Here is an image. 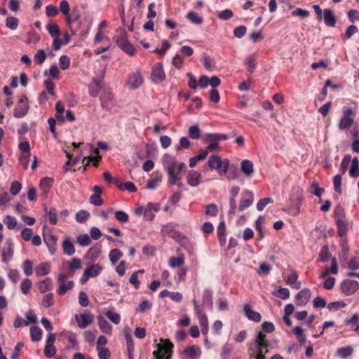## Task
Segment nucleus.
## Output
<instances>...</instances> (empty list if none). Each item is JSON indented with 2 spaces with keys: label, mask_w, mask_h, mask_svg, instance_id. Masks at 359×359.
Masks as SVG:
<instances>
[{
  "label": "nucleus",
  "mask_w": 359,
  "mask_h": 359,
  "mask_svg": "<svg viewBox=\"0 0 359 359\" xmlns=\"http://www.w3.org/2000/svg\"><path fill=\"white\" fill-rule=\"evenodd\" d=\"M262 331L258 332L254 344L250 343L248 353L250 359H265V354L269 352L270 342L266 333H271L274 331V325L271 322H264L262 325Z\"/></svg>",
  "instance_id": "f257e3e1"
},
{
  "label": "nucleus",
  "mask_w": 359,
  "mask_h": 359,
  "mask_svg": "<svg viewBox=\"0 0 359 359\" xmlns=\"http://www.w3.org/2000/svg\"><path fill=\"white\" fill-rule=\"evenodd\" d=\"M163 168L167 172L168 180L167 184L169 187L173 186L182 180L181 172L184 169L186 165L184 163H177L176 161L171 158L168 154L164 156Z\"/></svg>",
  "instance_id": "f03ea898"
},
{
  "label": "nucleus",
  "mask_w": 359,
  "mask_h": 359,
  "mask_svg": "<svg viewBox=\"0 0 359 359\" xmlns=\"http://www.w3.org/2000/svg\"><path fill=\"white\" fill-rule=\"evenodd\" d=\"M227 138V135L223 133H205L202 135V141L205 144H208L206 149L210 152L217 150L219 148V142Z\"/></svg>",
  "instance_id": "7ed1b4c3"
},
{
  "label": "nucleus",
  "mask_w": 359,
  "mask_h": 359,
  "mask_svg": "<svg viewBox=\"0 0 359 359\" xmlns=\"http://www.w3.org/2000/svg\"><path fill=\"white\" fill-rule=\"evenodd\" d=\"M207 164L210 169L215 170L220 176H222L227 172L229 161L226 158L222 160L218 155H211Z\"/></svg>",
  "instance_id": "20e7f679"
},
{
  "label": "nucleus",
  "mask_w": 359,
  "mask_h": 359,
  "mask_svg": "<svg viewBox=\"0 0 359 359\" xmlns=\"http://www.w3.org/2000/svg\"><path fill=\"white\" fill-rule=\"evenodd\" d=\"M356 110L351 107H344L342 116L339 121L338 128L341 131L348 130L354 123Z\"/></svg>",
  "instance_id": "39448f33"
},
{
  "label": "nucleus",
  "mask_w": 359,
  "mask_h": 359,
  "mask_svg": "<svg viewBox=\"0 0 359 359\" xmlns=\"http://www.w3.org/2000/svg\"><path fill=\"white\" fill-rule=\"evenodd\" d=\"M173 344L169 339H165L162 344H158V350L153 352L156 359H170L172 353Z\"/></svg>",
  "instance_id": "423d86ee"
},
{
  "label": "nucleus",
  "mask_w": 359,
  "mask_h": 359,
  "mask_svg": "<svg viewBox=\"0 0 359 359\" xmlns=\"http://www.w3.org/2000/svg\"><path fill=\"white\" fill-rule=\"evenodd\" d=\"M335 221L337 226V233L339 236H344L348 231L347 222L344 218L342 209H339L335 212Z\"/></svg>",
  "instance_id": "0eeeda50"
},
{
  "label": "nucleus",
  "mask_w": 359,
  "mask_h": 359,
  "mask_svg": "<svg viewBox=\"0 0 359 359\" xmlns=\"http://www.w3.org/2000/svg\"><path fill=\"white\" fill-rule=\"evenodd\" d=\"M29 109V105L28 104V100L25 96L18 101L14 109L13 116L18 118H22L27 115Z\"/></svg>",
  "instance_id": "6e6552de"
},
{
  "label": "nucleus",
  "mask_w": 359,
  "mask_h": 359,
  "mask_svg": "<svg viewBox=\"0 0 359 359\" xmlns=\"http://www.w3.org/2000/svg\"><path fill=\"white\" fill-rule=\"evenodd\" d=\"M201 355V348L197 345H192L185 348L180 353L181 359H199Z\"/></svg>",
  "instance_id": "1a4fd4ad"
},
{
  "label": "nucleus",
  "mask_w": 359,
  "mask_h": 359,
  "mask_svg": "<svg viewBox=\"0 0 359 359\" xmlns=\"http://www.w3.org/2000/svg\"><path fill=\"white\" fill-rule=\"evenodd\" d=\"M57 283L58 288L57 289V292L59 295L65 294L67 291L72 290L74 285V282L72 280L67 281L63 274H58Z\"/></svg>",
  "instance_id": "9d476101"
},
{
  "label": "nucleus",
  "mask_w": 359,
  "mask_h": 359,
  "mask_svg": "<svg viewBox=\"0 0 359 359\" xmlns=\"http://www.w3.org/2000/svg\"><path fill=\"white\" fill-rule=\"evenodd\" d=\"M254 201V194L252 191L249 190H244L242 192V198L240 201L238 209L242 212L246 208H249Z\"/></svg>",
  "instance_id": "9b49d317"
},
{
  "label": "nucleus",
  "mask_w": 359,
  "mask_h": 359,
  "mask_svg": "<svg viewBox=\"0 0 359 359\" xmlns=\"http://www.w3.org/2000/svg\"><path fill=\"white\" fill-rule=\"evenodd\" d=\"M359 283L356 280H345L341 284L342 292L346 296L353 294L358 288Z\"/></svg>",
  "instance_id": "f8f14e48"
},
{
  "label": "nucleus",
  "mask_w": 359,
  "mask_h": 359,
  "mask_svg": "<svg viewBox=\"0 0 359 359\" xmlns=\"http://www.w3.org/2000/svg\"><path fill=\"white\" fill-rule=\"evenodd\" d=\"M165 75L161 63H157L151 71V78L155 83H160L165 79Z\"/></svg>",
  "instance_id": "ddd939ff"
},
{
  "label": "nucleus",
  "mask_w": 359,
  "mask_h": 359,
  "mask_svg": "<svg viewBox=\"0 0 359 359\" xmlns=\"http://www.w3.org/2000/svg\"><path fill=\"white\" fill-rule=\"evenodd\" d=\"M144 79L139 72H135L130 75L127 84L131 89H137L142 86Z\"/></svg>",
  "instance_id": "4468645a"
},
{
  "label": "nucleus",
  "mask_w": 359,
  "mask_h": 359,
  "mask_svg": "<svg viewBox=\"0 0 359 359\" xmlns=\"http://www.w3.org/2000/svg\"><path fill=\"white\" fill-rule=\"evenodd\" d=\"M76 320L80 328L84 329L93 321V316L90 313H81L75 316Z\"/></svg>",
  "instance_id": "2eb2a0df"
},
{
  "label": "nucleus",
  "mask_w": 359,
  "mask_h": 359,
  "mask_svg": "<svg viewBox=\"0 0 359 359\" xmlns=\"http://www.w3.org/2000/svg\"><path fill=\"white\" fill-rule=\"evenodd\" d=\"M163 174L159 170H156L151 175L150 179L147 184V188L149 189H155L158 184L162 181Z\"/></svg>",
  "instance_id": "dca6fc26"
},
{
  "label": "nucleus",
  "mask_w": 359,
  "mask_h": 359,
  "mask_svg": "<svg viewBox=\"0 0 359 359\" xmlns=\"http://www.w3.org/2000/svg\"><path fill=\"white\" fill-rule=\"evenodd\" d=\"M202 180V175L198 171L191 170L188 172L187 176V181L188 184L191 187L198 186Z\"/></svg>",
  "instance_id": "f3484780"
},
{
  "label": "nucleus",
  "mask_w": 359,
  "mask_h": 359,
  "mask_svg": "<svg viewBox=\"0 0 359 359\" xmlns=\"http://www.w3.org/2000/svg\"><path fill=\"white\" fill-rule=\"evenodd\" d=\"M80 18L81 15L79 13H75L74 12L71 15L68 14L66 17V22L68 24L72 34H75L79 29L77 27L74 28V25L76 22H77L78 25L81 23Z\"/></svg>",
  "instance_id": "a211bd4d"
},
{
  "label": "nucleus",
  "mask_w": 359,
  "mask_h": 359,
  "mask_svg": "<svg viewBox=\"0 0 359 359\" xmlns=\"http://www.w3.org/2000/svg\"><path fill=\"white\" fill-rule=\"evenodd\" d=\"M311 292L309 289H303L300 290L296 295L297 305H305L310 299Z\"/></svg>",
  "instance_id": "6ab92c4d"
},
{
  "label": "nucleus",
  "mask_w": 359,
  "mask_h": 359,
  "mask_svg": "<svg viewBox=\"0 0 359 359\" xmlns=\"http://www.w3.org/2000/svg\"><path fill=\"white\" fill-rule=\"evenodd\" d=\"M43 240L46 243L49 252L51 254H54L56 251V243H57V237L51 233L46 234L43 233Z\"/></svg>",
  "instance_id": "aec40b11"
},
{
  "label": "nucleus",
  "mask_w": 359,
  "mask_h": 359,
  "mask_svg": "<svg viewBox=\"0 0 359 359\" xmlns=\"http://www.w3.org/2000/svg\"><path fill=\"white\" fill-rule=\"evenodd\" d=\"M101 106L106 110H109L112 107L114 95L111 92L103 93L100 97Z\"/></svg>",
  "instance_id": "412c9836"
},
{
  "label": "nucleus",
  "mask_w": 359,
  "mask_h": 359,
  "mask_svg": "<svg viewBox=\"0 0 359 359\" xmlns=\"http://www.w3.org/2000/svg\"><path fill=\"white\" fill-rule=\"evenodd\" d=\"M243 311L246 317L255 322H260L262 320L261 314L259 312L255 311L252 309L249 304H245L243 306Z\"/></svg>",
  "instance_id": "4be33fe9"
},
{
  "label": "nucleus",
  "mask_w": 359,
  "mask_h": 359,
  "mask_svg": "<svg viewBox=\"0 0 359 359\" xmlns=\"http://www.w3.org/2000/svg\"><path fill=\"white\" fill-rule=\"evenodd\" d=\"M298 274L297 272L294 269L290 270V273L286 279L287 285H290L296 290H299L301 287V283L297 281Z\"/></svg>",
  "instance_id": "5701e85b"
},
{
  "label": "nucleus",
  "mask_w": 359,
  "mask_h": 359,
  "mask_svg": "<svg viewBox=\"0 0 359 359\" xmlns=\"http://www.w3.org/2000/svg\"><path fill=\"white\" fill-rule=\"evenodd\" d=\"M98 326L100 330L109 335L112 334V327L110 323L103 317H97Z\"/></svg>",
  "instance_id": "b1692460"
},
{
  "label": "nucleus",
  "mask_w": 359,
  "mask_h": 359,
  "mask_svg": "<svg viewBox=\"0 0 359 359\" xmlns=\"http://www.w3.org/2000/svg\"><path fill=\"white\" fill-rule=\"evenodd\" d=\"M102 87L101 79H94L93 83L89 85L88 90L89 94L92 97H97L100 92Z\"/></svg>",
  "instance_id": "393cba45"
},
{
  "label": "nucleus",
  "mask_w": 359,
  "mask_h": 359,
  "mask_svg": "<svg viewBox=\"0 0 359 359\" xmlns=\"http://www.w3.org/2000/svg\"><path fill=\"white\" fill-rule=\"evenodd\" d=\"M323 18L325 24L328 27H334L336 24V18L334 13L330 9H324Z\"/></svg>",
  "instance_id": "a878e982"
},
{
  "label": "nucleus",
  "mask_w": 359,
  "mask_h": 359,
  "mask_svg": "<svg viewBox=\"0 0 359 359\" xmlns=\"http://www.w3.org/2000/svg\"><path fill=\"white\" fill-rule=\"evenodd\" d=\"M241 171L248 177H250L254 172V166L250 160H243L241 165Z\"/></svg>",
  "instance_id": "bb28decb"
},
{
  "label": "nucleus",
  "mask_w": 359,
  "mask_h": 359,
  "mask_svg": "<svg viewBox=\"0 0 359 359\" xmlns=\"http://www.w3.org/2000/svg\"><path fill=\"white\" fill-rule=\"evenodd\" d=\"M103 267L98 264H94L88 266L86 269L90 278L97 277L102 271Z\"/></svg>",
  "instance_id": "cd10ccee"
},
{
  "label": "nucleus",
  "mask_w": 359,
  "mask_h": 359,
  "mask_svg": "<svg viewBox=\"0 0 359 359\" xmlns=\"http://www.w3.org/2000/svg\"><path fill=\"white\" fill-rule=\"evenodd\" d=\"M53 184V180L49 177H43L41 180L39 187L43 191V194L46 196L49 191Z\"/></svg>",
  "instance_id": "c85d7f7f"
},
{
  "label": "nucleus",
  "mask_w": 359,
  "mask_h": 359,
  "mask_svg": "<svg viewBox=\"0 0 359 359\" xmlns=\"http://www.w3.org/2000/svg\"><path fill=\"white\" fill-rule=\"evenodd\" d=\"M35 271H36V275L38 276L47 275L50 271V264L48 262L41 263L36 268Z\"/></svg>",
  "instance_id": "c756f323"
},
{
  "label": "nucleus",
  "mask_w": 359,
  "mask_h": 359,
  "mask_svg": "<svg viewBox=\"0 0 359 359\" xmlns=\"http://www.w3.org/2000/svg\"><path fill=\"white\" fill-rule=\"evenodd\" d=\"M303 190L299 187L294 188L292 189V195L290 197V200L296 205H299L302 200Z\"/></svg>",
  "instance_id": "7c9ffc66"
},
{
  "label": "nucleus",
  "mask_w": 359,
  "mask_h": 359,
  "mask_svg": "<svg viewBox=\"0 0 359 359\" xmlns=\"http://www.w3.org/2000/svg\"><path fill=\"white\" fill-rule=\"evenodd\" d=\"M38 289L41 293H45L46 291L52 289L51 278H46L45 280L39 282L38 284Z\"/></svg>",
  "instance_id": "2f4dec72"
},
{
  "label": "nucleus",
  "mask_w": 359,
  "mask_h": 359,
  "mask_svg": "<svg viewBox=\"0 0 359 359\" xmlns=\"http://www.w3.org/2000/svg\"><path fill=\"white\" fill-rule=\"evenodd\" d=\"M189 137L192 140L202 139L201 130L197 125L191 126L189 127Z\"/></svg>",
  "instance_id": "473e14b6"
},
{
  "label": "nucleus",
  "mask_w": 359,
  "mask_h": 359,
  "mask_svg": "<svg viewBox=\"0 0 359 359\" xmlns=\"http://www.w3.org/2000/svg\"><path fill=\"white\" fill-rule=\"evenodd\" d=\"M353 353V348L351 346L339 348L337 349V354L341 358H346L351 356Z\"/></svg>",
  "instance_id": "72a5a7b5"
},
{
  "label": "nucleus",
  "mask_w": 359,
  "mask_h": 359,
  "mask_svg": "<svg viewBox=\"0 0 359 359\" xmlns=\"http://www.w3.org/2000/svg\"><path fill=\"white\" fill-rule=\"evenodd\" d=\"M63 252L67 255H72L75 252L74 244L67 238L62 243Z\"/></svg>",
  "instance_id": "f704fd0d"
},
{
  "label": "nucleus",
  "mask_w": 359,
  "mask_h": 359,
  "mask_svg": "<svg viewBox=\"0 0 359 359\" xmlns=\"http://www.w3.org/2000/svg\"><path fill=\"white\" fill-rule=\"evenodd\" d=\"M186 18L189 20L191 23L195 25L202 24L203 22V19L202 17L199 16L197 13L194 11L189 12Z\"/></svg>",
  "instance_id": "c9c22d12"
},
{
  "label": "nucleus",
  "mask_w": 359,
  "mask_h": 359,
  "mask_svg": "<svg viewBox=\"0 0 359 359\" xmlns=\"http://www.w3.org/2000/svg\"><path fill=\"white\" fill-rule=\"evenodd\" d=\"M330 256H331V255L329 252L328 246L323 245L320 249L318 262H327V260L330 257Z\"/></svg>",
  "instance_id": "e433bc0d"
},
{
  "label": "nucleus",
  "mask_w": 359,
  "mask_h": 359,
  "mask_svg": "<svg viewBox=\"0 0 359 359\" xmlns=\"http://www.w3.org/2000/svg\"><path fill=\"white\" fill-rule=\"evenodd\" d=\"M46 29L53 38L59 37L60 31L56 23H48L46 25Z\"/></svg>",
  "instance_id": "4c0bfd02"
},
{
  "label": "nucleus",
  "mask_w": 359,
  "mask_h": 359,
  "mask_svg": "<svg viewBox=\"0 0 359 359\" xmlns=\"http://www.w3.org/2000/svg\"><path fill=\"white\" fill-rule=\"evenodd\" d=\"M30 335L32 341H38L41 339L42 330L38 326H32L30 328Z\"/></svg>",
  "instance_id": "58836bf2"
},
{
  "label": "nucleus",
  "mask_w": 359,
  "mask_h": 359,
  "mask_svg": "<svg viewBox=\"0 0 359 359\" xmlns=\"http://www.w3.org/2000/svg\"><path fill=\"white\" fill-rule=\"evenodd\" d=\"M55 110L56 114L55 116L59 121L63 122L65 121V118L63 116V113L65 112L64 105L62 104L60 101H57L55 104Z\"/></svg>",
  "instance_id": "ea45409f"
},
{
  "label": "nucleus",
  "mask_w": 359,
  "mask_h": 359,
  "mask_svg": "<svg viewBox=\"0 0 359 359\" xmlns=\"http://www.w3.org/2000/svg\"><path fill=\"white\" fill-rule=\"evenodd\" d=\"M103 178L105 181L109 183L115 184L119 189L122 188V182L117 177H112L109 172H104L103 173Z\"/></svg>",
  "instance_id": "a19ab883"
},
{
  "label": "nucleus",
  "mask_w": 359,
  "mask_h": 359,
  "mask_svg": "<svg viewBox=\"0 0 359 359\" xmlns=\"http://www.w3.org/2000/svg\"><path fill=\"white\" fill-rule=\"evenodd\" d=\"M123 252L118 249H113L109 254L110 262L115 264L119 259L123 257Z\"/></svg>",
  "instance_id": "79ce46f5"
},
{
  "label": "nucleus",
  "mask_w": 359,
  "mask_h": 359,
  "mask_svg": "<svg viewBox=\"0 0 359 359\" xmlns=\"http://www.w3.org/2000/svg\"><path fill=\"white\" fill-rule=\"evenodd\" d=\"M127 343V351L129 359H133V354L135 351V346L133 339L130 334H127L126 337Z\"/></svg>",
  "instance_id": "37998d69"
},
{
  "label": "nucleus",
  "mask_w": 359,
  "mask_h": 359,
  "mask_svg": "<svg viewBox=\"0 0 359 359\" xmlns=\"http://www.w3.org/2000/svg\"><path fill=\"white\" fill-rule=\"evenodd\" d=\"M13 249L12 245H10L7 249H4L2 252V262L7 263L13 256Z\"/></svg>",
  "instance_id": "c03bdc74"
},
{
  "label": "nucleus",
  "mask_w": 359,
  "mask_h": 359,
  "mask_svg": "<svg viewBox=\"0 0 359 359\" xmlns=\"http://www.w3.org/2000/svg\"><path fill=\"white\" fill-rule=\"evenodd\" d=\"M32 287V282L29 278H25L20 283V289L24 294H27Z\"/></svg>",
  "instance_id": "a18cd8bd"
},
{
  "label": "nucleus",
  "mask_w": 359,
  "mask_h": 359,
  "mask_svg": "<svg viewBox=\"0 0 359 359\" xmlns=\"http://www.w3.org/2000/svg\"><path fill=\"white\" fill-rule=\"evenodd\" d=\"M358 161L357 158H354L352 161V163L349 170L350 175L353 177H359V168Z\"/></svg>",
  "instance_id": "49530a36"
},
{
  "label": "nucleus",
  "mask_w": 359,
  "mask_h": 359,
  "mask_svg": "<svg viewBox=\"0 0 359 359\" xmlns=\"http://www.w3.org/2000/svg\"><path fill=\"white\" fill-rule=\"evenodd\" d=\"M245 65H247L248 70L250 72H253L254 69L257 65L256 58L255 55H250L248 57H246L245 60Z\"/></svg>",
  "instance_id": "de8ad7c7"
},
{
  "label": "nucleus",
  "mask_w": 359,
  "mask_h": 359,
  "mask_svg": "<svg viewBox=\"0 0 359 359\" xmlns=\"http://www.w3.org/2000/svg\"><path fill=\"white\" fill-rule=\"evenodd\" d=\"M8 229H14L17 225V219L15 217L7 215L3 220Z\"/></svg>",
  "instance_id": "09e8293b"
},
{
  "label": "nucleus",
  "mask_w": 359,
  "mask_h": 359,
  "mask_svg": "<svg viewBox=\"0 0 359 359\" xmlns=\"http://www.w3.org/2000/svg\"><path fill=\"white\" fill-rule=\"evenodd\" d=\"M48 217V221L50 224L55 225L57 222V212L55 208H50L48 212H46Z\"/></svg>",
  "instance_id": "8fccbe9b"
},
{
  "label": "nucleus",
  "mask_w": 359,
  "mask_h": 359,
  "mask_svg": "<svg viewBox=\"0 0 359 359\" xmlns=\"http://www.w3.org/2000/svg\"><path fill=\"white\" fill-rule=\"evenodd\" d=\"M212 292L210 290H205L203 292L202 300L204 305H212Z\"/></svg>",
  "instance_id": "3c124183"
},
{
  "label": "nucleus",
  "mask_w": 359,
  "mask_h": 359,
  "mask_svg": "<svg viewBox=\"0 0 359 359\" xmlns=\"http://www.w3.org/2000/svg\"><path fill=\"white\" fill-rule=\"evenodd\" d=\"M19 24L18 18L15 17L10 16L6 20V26L11 29H15Z\"/></svg>",
  "instance_id": "603ef678"
},
{
  "label": "nucleus",
  "mask_w": 359,
  "mask_h": 359,
  "mask_svg": "<svg viewBox=\"0 0 359 359\" xmlns=\"http://www.w3.org/2000/svg\"><path fill=\"white\" fill-rule=\"evenodd\" d=\"M273 294L282 299H287L290 297V291L287 288L280 287Z\"/></svg>",
  "instance_id": "864d4df0"
},
{
  "label": "nucleus",
  "mask_w": 359,
  "mask_h": 359,
  "mask_svg": "<svg viewBox=\"0 0 359 359\" xmlns=\"http://www.w3.org/2000/svg\"><path fill=\"white\" fill-rule=\"evenodd\" d=\"M184 263V257H171L169 259V265L172 267H179L182 266Z\"/></svg>",
  "instance_id": "5fc2aeb1"
},
{
  "label": "nucleus",
  "mask_w": 359,
  "mask_h": 359,
  "mask_svg": "<svg viewBox=\"0 0 359 359\" xmlns=\"http://www.w3.org/2000/svg\"><path fill=\"white\" fill-rule=\"evenodd\" d=\"M90 214L86 210H79L76 215V220L79 223L85 222L89 217Z\"/></svg>",
  "instance_id": "6e6d98bb"
},
{
  "label": "nucleus",
  "mask_w": 359,
  "mask_h": 359,
  "mask_svg": "<svg viewBox=\"0 0 359 359\" xmlns=\"http://www.w3.org/2000/svg\"><path fill=\"white\" fill-rule=\"evenodd\" d=\"M218 213V208L217 206L214 204L211 203L205 207V214L208 216L215 217Z\"/></svg>",
  "instance_id": "4d7b16f0"
},
{
  "label": "nucleus",
  "mask_w": 359,
  "mask_h": 359,
  "mask_svg": "<svg viewBox=\"0 0 359 359\" xmlns=\"http://www.w3.org/2000/svg\"><path fill=\"white\" fill-rule=\"evenodd\" d=\"M46 58V55L45 51L42 49H40L35 54L34 60L36 62V63L41 65L42 63H43Z\"/></svg>",
  "instance_id": "13d9d810"
},
{
  "label": "nucleus",
  "mask_w": 359,
  "mask_h": 359,
  "mask_svg": "<svg viewBox=\"0 0 359 359\" xmlns=\"http://www.w3.org/2000/svg\"><path fill=\"white\" fill-rule=\"evenodd\" d=\"M78 243L83 247L88 246L90 243V238L88 234H82L77 237Z\"/></svg>",
  "instance_id": "bf43d9fd"
},
{
  "label": "nucleus",
  "mask_w": 359,
  "mask_h": 359,
  "mask_svg": "<svg viewBox=\"0 0 359 359\" xmlns=\"http://www.w3.org/2000/svg\"><path fill=\"white\" fill-rule=\"evenodd\" d=\"M60 67L62 70L67 69L70 66V59L67 55H62L59 59Z\"/></svg>",
  "instance_id": "052dcab7"
},
{
  "label": "nucleus",
  "mask_w": 359,
  "mask_h": 359,
  "mask_svg": "<svg viewBox=\"0 0 359 359\" xmlns=\"http://www.w3.org/2000/svg\"><path fill=\"white\" fill-rule=\"evenodd\" d=\"M54 300H53V295L52 293H48L46 294L43 299H42V305L48 308L53 305Z\"/></svg>",
  "instance_id": "680f3d73"
},
{
  "label": "nucleus",
  "mask_w": 359,
  "mask_h": 359,
  "mask_svg": "<svg viewBox=\"0 0 359 359\" xmlns=\"http://www.w3.org/2000/svg\"><path fill=\"white\" fill-rule=\"evenodd\" d=\"M273 202V201L271 198H262L258 201L257 204V209L259 211H262L268 204L272 203Z\"/></svg>",
  "instance_id": "e2e57ef3"
},
{
  "label": "nucleus",
  "mask_w": 359,
  "mask_h": 359,
  "mask_svg": "<svg viewBox=\"0 0 359 359\" xmlns=\"http://www.w3.org/2000/svg\"><path fill=\"white\" fill-rule=\"evenodd\" d=\"M106 316L114 324H119L121 321L120 315L117 313L109 311L106 313Z\"/></svg>",
  "instance_id": "0e129e2a"
},
{
  "label": "nucleus",
  "mask_w": 359,
  "mask_h": 359,
  "mask_svg": "<svg viewBox=\"0 0 359 359\" xmlns=\"http://www.w3.org/2000/svg\"><path fill=\"white\" fill-rule=\"evenodd\" d=\"M24 273L27 276H29L33 273V263L30 260L25 261L23 264Z\"/></svg>",
  "instance_id": "69168bd1"
},
{
  "label": "nucleus",
  "mask_w": 359,
  "mask_h": 359,
  "mask_svg": "<svg viewBox=\"0 0 359 359\" xmlns=\"http://www.w3.org/2000/svg\"><path fill=\"white\" fill-rule=\"evenodd\" d=\"M22 189V184L18 181H14L12 182L11 188H10V192L13 196H16L19 194Z\"/></svg>",
  "instance_id": "338daca9"
},
{
  "label": "nucleus",
  "mask_w": 359,
  "mask_h": 359,
  "mask_svg": "<svg viewBox=\"0 0 359 359\" xmlns=\"http://www.w3.org/2000/svg\"><path fill=\"white\" fill-rule=\"evenodd\" d=\"M348 267L351 270L359 269V257H352L348 263Z\"/></svg>",
  "instance_id": "774afa93"
}]
</instances>
